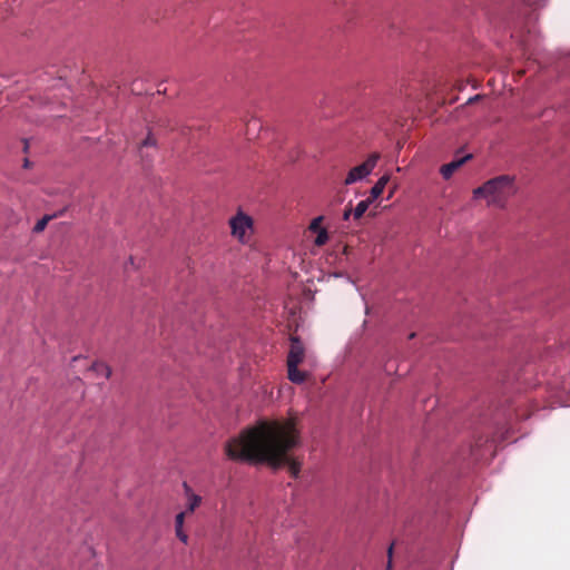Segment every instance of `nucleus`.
Instances as JSON below:
<instances>
[{"mask_svg": "<svg viewBox=\"0 0 570 570\" xmlns=\"http://www.w3.org/2000/svg\"><path fill=\"white\" fill-rule=\"evenodd\" d=\"M298 443L299 436L293 421H261L228 441L225 451L232 460L267 463L273 469L286 465L292 476L297 478L301 463L288 451Z\"/></svg>", "mask_w": 570, "mask_h": 570, "instance_id": "obj_1", "label": "nucleus"}, {"mask_svg": "<svg viewBox=\"0 0 570 570\" xmlns=\"http://www.w3.org/2000/svg\"><path fill=\"white\" fill-rule=\"evenodd\" d=\"M517 190L514 176L500 175L475 188L473 196L474 198H484L489 206L502 208L517 194Z\"/></svg>", "mask_w": 570, "mask_h": 570, "instance_id": "obj_2", "label": "nucleus"}, {"mask_svg": "<svg viewBox=\"0 0 570 570\" xmlns=\"http://www.w3.org/2000/svg\"><path fill=\"white\" fill-rule=\"evenodd\" d=\"M304 356V346L296 336L291 337V348L287 356V373L291 382L301 384L305 381V374L297 370Z\"/></svg>", "mask_w": 570, "mask_h": 570, "instance_id": "obj_3", "label": "nucleus"}, {"mask_svg": "<svg viewBox=\"0 0 570 570\" xmlns=\"http://www.w3.org/2000/svg\"><path fill=\"white\" fill-rule=\"evenodd\" d=\"M379 159H380L379 154L370 155L363 164L353 167L348 171L344 184L352 185L356 181L366 179L372 174L373 169L376 167Z\"/></svg>", "mask_w": 570, "mask_h": 570, "instance_id": "obj_4", "label": "nucleus"}, {"mask_svg": "<svg viewBox=\"0 0 570 570\" xmlns=\"http://www.w3.org/2000/svg\"><path fill=\"white\" fill-rule=\"evenodd\" d=\"M229 224L233 236L237 237L239 240H243L246 230L252 228L253 220L248 215L239 212L236 216L230 218Z\"/></svg>", "mask_w": 570, "mask_h": 570, "instance_id": "obj_5", "label": "nucleus"}, {"mask_svg": "<svg viewBox=\"0 0 570 570\" xmlns=\"http://www.w3.org/2000/svg\"><path fill=\"white\" fill-rule=\"evenodd\" d=\"M469 158H471V155H466L464 156L463 158L461 159H455V160H452L445 165H443L441 167V175L443 176L444 179H449L452 174L458 169L460 168L465 160H468Z\"/></svg>", "mask_w": 570, "mask_h": 570, "instance_id": "obj_6", "label": "nucleus"}, {"mask_svg": "<svg viewBox=\"0 0 570 570\" xmlns=\"http://www.w3.org/2000/svg\"><path fill=\"white\" fill-rule=\"evenodd\" d=\"M389 180H390V175H383L382 177H380L377 179V181L374 184V186L371 188L368 198H371V200H373V202L376 198H379L381 196V194L383 193Z\"/></svg>", "mask_w": 570, "mask_h": 570, "instance_id": "obj_7", "label": "nucleus"}, {"mask_svg": "<svg viewBox=\"0 0 570 570\" xmlns=\"http://www.w3.org/2000/svg\"><path fill=\"white\" fill-rule=\"evenodd\" d=\"M372 204H373V200H371V198H368V197L366 199H363L360 203H357V205L353 209L354 218L355 219L361 218Z\"/></svg>", "mask_w": 570, "mask_h": 570, "instance_id": "obj_8", "label": "nucleus"}, {"mask_svg": "<svg viewBox=\"0 0 570 570\" xmlns=\"http://www.w3.org/2000/svg\"><path fill=\"white\" fill-rule=\"evenodd\" d=\"M91 370L104 375L105 379H108L111 374L110 367L104 363H94Z\"/></svg>", "mask_w": 570, "mask_h": 570, "instance_id": "obj_9", "label": "nucleus"}, {"mask_svg": "<svg viewBox=\"0 0 570 570\" xmlns=\"http://www.w3.org/2000/svg\"><path fill=\"white\" fill-rule=\"evenodd\" d=\"M316 233H317V235H316V238L314 240L315 245L316 246L324 245L328 240L327 230L325 228H320V230L316 232Z\"/></svg>", "mask_w": 570, "mask_h": 570, "instance_id": "obj_10", "label": "nucleus"}, {"mask_svg": "<svg viewBox=\"0 0 570 570\" xmlns=\"http://www.w3.org/2000/svg\"><path fill=\"white\" fill-rule=\"evenodd\" d=\"M50 219H51V216H49V215H46V216H43L41 219H39V220L36 223V225L33 226V228H32L33 233H40V232H42V230L46 228V226H47V224H48V222H49Z\"/></svg>", "mask_w": 570, "mask_h": 570, "instance_id": "obj_11", "label": "nucleus"}, {"mask_svg": "<svg viewBox=\"0 0 570 570\" xmlns=\"http://www.w3.org/2000/svg\"><path fill=\"white\" fill-rule=\"evenodd\" d=\"M202 501V498L197 494H190L188 497V507H187V511L188 512H193L196 507H198V504L200 503Z\"/></svg>", "mask_w": 570, "mask_h": 570, "instance_id": "obj_12", "label": "nucleus"}, {"mask_svg": "<svg viewBox=\"0 0 570 570\" xmlns=\"http://www.w3.org/2000/svg\"><path fill=\"white\" fill-rule=\"evenodd\" d=\"M322 219H323V217H322V216H317V217H315V218L311 222V224H309V230H311V232H314V233L318 232V230H320V228H322V227L320 226V224H321Z\"/></svg>", "mask_w": 570, "mask_h": 570, "instance_id": "obj_13", "label": "nucleus"}, {"mask_svg": "<svg viewBox=\"0 0 570 570\" xmlns=\"http://www.w3.org/2000/svg\"><path fill=\"white\" fill-rule=\"evenodd\" d=\"M175 531H176V535L177 538L183 542V543H187L188 541V535L186 534V532L184 531L183 528H175Z\"/></svg>", "mask_w": 570, "mask_h": 570, "instance_id": "obj_14", "label": "nucleus"}, {"mask_svg": "<svg viewBox=\"0 0 570 570\" xmlns=\"http://www.w3.org/2000/svg\"><path fill=\"white\" fill-rule=\"evenodd\" d=\"M185 512H179L175 518V528L184 527Z\"/></svg>", "mask_w": 570, "mask_h": 570, "instance_id": "obj_15", "label": "nucleus"}, {"mask_svg": "<svg viewBox=\"0 0 570 570\" xmlns=\"http://www.w3.org/2000/svg\"><path fill=\"white\" fill-rule=\"evenodd\" d=\"M142 146L149 147V146H156V140L151 137V135H148L144 141L141 142Z\"/></svg>", "mask_w": 570, "mask_h": 570, "instance_id": "obj_16", "label": "nucleus"}, {"mask_svg": "<svg viewBox=\"0 0 570 570\" xmlns=\"http://www.w3.org/2000/svg\"><path fill=\"white\" fill-rule=\"evenodd\" d=\"M392 552H393V544H391L389 547V549H387V554H389V561H387V564H386L387 570H391V568H392V560H391Z\"/></svg>", "mask_w": 570, "mask_h": 570, "instance_id": "obj_17", "label": "nucleus"}, {"mask_svg": "<svg viewBox=\"0 0 570 570\" xmlns=\"http://www.w3.org/2000/svg\"><path fill=\"white\" fill-rule=\"evenodd\" d=\"M479 99H481V95L472 96V97H470V98L466 100V104H468V105H470V104H472V102L478 101Z\"/></svg>", "mask_w": 570, "mask_h": 570, "instance_id": "obj_18", "label": "nucleus"}, {"mask_svg": "<svg viewBox=\"0 0 570 570\" xmlns=\"http://www.w3.org/2000/svg\"><path fill=\"white\" fill-rule=\"evenodd\" d=\"M351 213H352V210H351V209L345 210V212H344V214H343V219H344V220H347V219L350 218V216H351Z\"/></svg>", "mask_w": 570, "mask_h": 570, "instance_id": "obj_19", "label": "nucleus"}, {"mask_svg": "<svg viewBox=\"0 0 570 570\" xmlns=\"http://www.w3.org/2000/svg\"><path fill=\"white\" fill-rule=\"evenodd\" d=\"M29 164H30V163H29V160H28V159H24V164H23V166H24L26 168H28V167H29Z\"/></svg>", "mask_w": 570, "mask_h": 570, "instance_id": "obj_20", "label": "nucleus"}, {"mask_svg": "<svg viewBox=\"0 0 570 570\" xmlns=\"http://www.w3.org/2000/svg\"><path fill=\"white\" fill-rule=\"evenodd\" d=\"M184 487H185V489H186V492L188 493L189 488H188V485H187V483H186V482L184 483Z\"/></svg>", "mask_w": 570, "mask_h": 570, "instance_id": "obj_21", "label": "nucleus"}, {"mask_svg": "<svg viewBox=\"0 0 570 570\" xmlns=\"http://www.w3.org/2000/svg\"><path fill=\"white\" fill-rule=\"evenodd\" d=\"M252 125H253V126H257V121H256V120H254V121L252 122Z\"/></svg>", "mask_w": 570, "mask_h": 570, "instance_id": "obj_22", "label": "nucleus"}, {"mask_svg": "<svg viewBox=\"0 0 570 570\" xmlns=\"http://www.w3.org/2000/svg\"><path fill=\"white\" fill-rule=\"evenodd\" d=\"M524 2L530 3V2H531V0H524Z\"/></svg>", "mask_w": 570, "mask_h": 570, "instance_id": "obj_23", "label": "nucleus"}]
</instances>
